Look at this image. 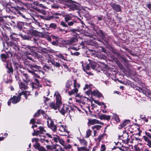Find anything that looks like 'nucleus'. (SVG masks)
<instances>
[{"label":"nucleus","mask_w":151,"mask_h":151,"mask_svg":"<svg viewBox=\"0 0 151 151\" xmlns=\"http://www.w3.org/2000/svg\"><path fill=\"white\" fill-rule=\"evenodd\" d=\"M34 80L36 82V83L33 82H32L31 83V86L33 89L39 87H42V86L40 84L39 81L37 79L35 78Z\"/></svg>","instance_id":"nucleus-16"},{"label":"nucleus","mask_w":151,"mask_h":151,"mask_svg":"<svg viewBox=\"0 0 151 151\" xmlns=\"http://www.w3.org/2000/svg\"><path fill=\"white\" fill-rule=\"evenodd\" d=\"M39 139L37 138H34L32 139V142H36L34 145V147L35 149L38 150L39 151H45V148L40 145V144L37 142Z\"/></svg>","instance_id":"nucleus-5"},{"label":"nucleus","mask_w":151,"mask_h":151,"mask_svg":"<svg viewBox=\"0 0 151 151\" xmlns=\"http://www.w3.org/2000/svg\"><path fill=\"white\" fill-rule=\"evenodd\" d=\"M81 145L86 146L87 145V142L84 139H80L79 140Z\"/></svg>","instance_id":"nucleus-33"},{"label":"nucleus","mask_w":151,"mask_h":151,"mask_svg":"<svg viewBox=\"0 0 151 151\" xmlns=\"http://www.w3.org/2000/svg\"><path fill=\"white\" fill-rule=\"evenodd\" d=\"M91 94L94 96L100 97L102 96V94L98 91L94 90L91 92Z\"/></svg>","instance_id":"nucleus-22"},{"label":"nucleus","mask_w":151,"mask_h":151,"mask_svg":"<svg viewBox=\"0 0 151 151\" xmlns=\"http://www.w3.org/2000/svg\"><path fill=\"white\" fill-rule=\"evenodd\" d=\"M56 2L64 4L68 7L70 10H75L78 9V7L74 2L71 0H56Z\"/></svg>","instance_id":"nucleus-2"},{"label":"nucleus","mask_w":151,"mask_h":151,"mask_svg":"<svg viewBox=\"0 0 151 151\" xmlns=\"http://www.w3.org/2000/svg\"><path fill=\"white\" fill-rule=\"evenodd\" d=\"M60 25H62L63 27H67L68 25L66 24V23L63 21H61L60 22Z\"/></svg>","instance_id":"nucleus-47"},{"label":"nucleus","mask_w":151,"mask_h":151,"mask_svg":"<svg viewBox=\"0 0 151 151\" xmlns=\"http://www.w3.org/2000/svg\"><path fill=\"white\" fill-rule=\"evenodd\" d=\"M137 90H138L139 92L143 93L147 97L151 95V93L145 88H140L137 87Z\"/></svg>","instance_id":"nucleus-10"},{"label":"nucleus","mask_w":151,"mask_h":151,"mask_svg":"<svg viewBox=\"0 0 151 151\" xmlns=\"http://www.w3.org/2000/svg\"><path fill=\"white\" fill-rule=\"evenodd\" d=\"M143 138L145 141L147 142V145L149 147H151V139L145 136H143Z\"/></svg>","instance_id":"nucleus-21"},{"label":"nucleus","mask_w":151,"mask_h":151,"mask_svg":"<svg viewBox=\"0 0 151 151\" xmlns=\"http://www.w3.org/2000/svg\"><path fill=\"white\" fill-rule=\"evenodd\" d=\"M70 109V108L69 106L64 105L59 110V112L62 114L64 115L66 113H69Z\"/></svg>","instance_id":"nucleus-7"},{"label":"nucleus","mask_w":151,"mask_h":151,"mask_svg":"<svg viewBox=\"0 0 151 151\" xmlns=\"http://www.w3.org/2000/svg\"><path fill=\"white\" fill-rule=\"evenodd\" d=\"M114 118L116 121L117 122H120V119L119 118L118 116L116 115H114Z\"/></svg>","instance_id":"nucleus-50"},{"label":"nucleus","mask_w":151,"mask_h":151,"mask_svg":"<svg viewBox=\"0 0 151 151\" xmlns=\"http://www.w3.org/2000/svg\"><path fill=\"white\" fill-rule=\"evenodd\" d=\"M104 135V134H102L100 135L98 139L99 141L101 140L102 139V138L103 137Z\"/></svg>","instance_id":"nucleus-61"},{"label":"nucleus","mask_w":151,"mask_h":151,"mask_svg":"<svg viewBox=\"0 0 151 151\" xmlns=\"http://www.w3.org/2000/svg\"><path fill=\"white\" fill-rule=\"evenodd\" d=\"M99 118L101 120L104 119L109 120L110 119L111 117L109 115H106L105 114H102L99 116Z\"/></svg>","instance_id":"nucleus-19"},{"label":"nucleus","mask_w":151,"mask_h":151,"mask_svg":"<svg viewBox=\"0 0 151 151\" xmlns=\"http://www.w3.org/2000/svg\"><path fill=\"white\" fill-rule=\"evenodd\" d=\"M73 15L71 14H68L65 17V20L66 22H68V21L71 20L72 18L73 17Z\"/></svg>","instance_id":"nucleus-25"},{"label":"nucleus","mask_w":151,"mask_h":151,"mask_svg":"<svg viewBox=\"0 0 151 151\" xmlns=\"http://www.w3.org/2000/svg\"><path fill=\"white\" fill-rule=\"evenodd\" d=\"M56 122L57 123V125H56V127H61L62 126H63V125H62V122H58V121L56 120Z\"/></svg>","instance_id":"nucleus-37"},{"label":"nucleus","mask_w":151,"mask_h":151,"mask_svg":"<svg viewBox=\"0 0 151 151\" xmlns=\"http://www.w3.org/2000/svg\"><path fill=\"white\" fill-rule=\"evenodd\" d=\"M58 142L63 146L65 144L64 140L60 138Z\"/></svg>","instance_id":"nucleus-48"},{"label":"nucleus","mask_w":151,"mask_h":151,"mask_svg":"<svg viewBox=\"0 0 151 151\" xmlns=\"http://www.w3.org/2000/svg\"><path fill=\"white\" fill-rule=\"evenodd\" d=\"M78 40L77 36H74L71 38L67 41V44L69 45L72 44L74 42H76Z\"/></svg>","instance_id":"nucleus-17"},{"label":"nucleus","mask_w":151,"mask_h":151,"mask_svg":"<svg viewBox=\"0 0 151 151\" xmlns=\"http://www.w3.org/2000/svg\"><path fill=\"white\" fill-rule=\"evenodd\" d=\"M54 96L55 98L56 101V102H57V103H58V104H59L61 105L62 104L61 101V97L58 92L57 91L55 92L54 95Z\"/></svg>","instance_id":"nucleus-11"},{"label":"nucleus","mask_w":151,"mask_h":151,"mask_svg":"<svg viewBox=\"0 0 151 151\" xmlns=\"http://www.w3.org/2000/svg\"><path fill=\"white\" fill-rule=\"evenodd\" d=\"M39 130H37L36 131L34 129V133L33 134V135H36L37 136L39 135L40 134H44L45 133V131L44 129V128L42 127H39Z\"/></svg>","instance_id":"nucleus-12"},{"label":"nucleus","mask_w":151,"mask_h":151,"mask_svg":"<svg viewBox=\"0 0 151 151\" xmlns=\"http://www.w3.org/2000/svg\"><path fill=\"white\" fill-rule=\"evenodd\" d=\"M91 130L90 129H88L86 131V138H88L90 137V136L91 135Z\"/></svg>","instance_id":"nucleus-34"},{"label":"nucleus","mask_w":151,"mask_h":151,"mask_svg":"<svg viewBox=\"0 0 151 151\" xmlns=\"http://www.w3.org/2000/svg\"><path fill=\"white\" fill-rule=\"evenodd\" d=\"M101 127V126L99 125H96L92 127V129L93 130L96 129L97 130L99 129Z\"/></svg>","instance_id":"nucleus-38"},{"label":"nucleus","mask_w":151,"mask_h":151,"mask_svg":"<svg viewBox=\"0 0 151 151\" xmlns=\"http://www.w3.org/2000/svg\"><path fill=\"white\" fill-rule=\"evenodd\" d=\"M78 150V151H89L88 149L86 147H77Z\"/></svg>","instance_id":"nucleus-30"},{"label":"nucleus","mask_w":151,"mask_h":151,"mask_svg":"<svg viewBox=\"0 0 151 151\" xmlns=\"http://www.w3.org/2000/svg\"><path fill=\"white\" fill-rule=\"evenodd\" d=\"M14 65L15 69H18L19 67V65L17 63H14Z\"/></svg>","instance_id":"nucleus-51"},{"label":"nucleus","mask_w":151,"mask_h":151,"mask_svg":"<svg viewBox=\"0 0 151 151\" xmlns=\"http://www.w3.org/2000/svg\"><path fill=\"white\" fill-rule=\"evenodd\" d=\"M68 22V24L69 26H71L74 24V22L73 21H70Z\"/></svg>","instance_id":"nucleus-54"},{"label":"nucleus","mask_w":151,"mask_h":151,"mask_svg":"<svg viewBox=\"0 0 151 151\" xmlns=\"http://www.w3.org/2000/svg\"><path fill=\"white\" fill-rule=\"evenodd\" d=\"M63 147L66 150H70L72 149V147L70 144H65Z\"/></svg>","instance_id":"nucleus-27"},{"label":"nucleus","mask_w":151,"mask_h":151,"mask_svg":"<svg viewBox=\"0 0 151 151\" xmlns=\"http://www.w3.org/2000/svg\"><path fill=\"white\" fill-rule=\"evenodd\" d=\"M35 120L34 119H32L31 120L30 123H32L33 125L35 123Z\"/></svg>","instance_id":"nucleus-63"},{"label":"nucleus","mask_w":151,"mask_h":151,"mask_svg":"<svg viewBox=\"0 0 151 151\" xmlns=\"http://www.w3.org/2000/svg\"><path fill=\"white\" fill-rule=\"evenodd\" d=\"M61 105L60 104H58V103L55 104L54 102H52L50 104V106L52 109H53L55 110H57L58 109L59 110V108H60V106Z\"/></svg>","instance_id":"nucleus-13"},{"label":"nucleus","mask_w":151,"mask_h":151,"mask_svg":"<svg viewBox=\"0 0 151 151\" xmlns=\"http://www.w3.org/2000/svg\"><path fill=\"white\" fill-rule=\"evenodd\" d=\"M23 81L27 84L29 82L31 81L30 76L27 73H23L22 74Z\"/></svg>","instance_id":"nucleus-8"},{"label":"nucleus","mask_w":151,"mask_h":151,"mask_svg":"<svg viewBox=\"0 0 151 151\" xmlns=\"http://www.w3.org/2000/svg\"><path fill=\"white\" fill-rule=\"evenodd\" d=\"M4 21L1 15L0 14V25H4Z\"/></svg>","instance_id":"nucleus-44"},{"label":"nucleus","mask_w":151,"mask_h":151,"mask_svg":"<svg viewBox=\"0 0 151 151\" xmlns=\"http://www.w3.org/2000/svg\"><path fill=\"white\" fill-rule=\"evenodd\" d=\"M19 93L21 94V96L23 95L24 96V97H25L26 99H27V96L29 95L30 94L29 92L27 91H23Z\"/></svg>","instance_id":"nucleus-29"},{"label":"nucleus","mask_w":151,"mask_h":151,"mask_svg":"<svg viewBox=\"0 0 151 151\" xmlns=\"http://www.w3.org/2000/svg\"><path fill=\"white\" fill-rule=\"evenodd\" d=\"M90 85H88V84H86L85 86V87H84L83 88V89L84 90H86V89H88V88H90Z\"/></svg>","instance_id":"nucleus-58"},{"label":"nucleus","mask_w":151,"mask_h":151,"mask_svg":"<svg viewBox=\"0 0 151 151\" xmlns=\"http://www.w3.org/2000/svg\"><path fill=\"white\" fill-rule=\"evenodd\" d=\"M50 27L51 28L55 29L57 27V25L55 23H51L50 25Z\"/></svg>","instance_id":"nucleus-46"},{"label":"nucleus","mask_w":151,"mask_h":151,"mask_svg":"<svg viewBox=\"0 0 151 151\" xmlns=\"http://www.w3.org/2000/svg\"><path fill=\"white\" fill-rule=\"evenodd\" d=\"M58 56L62 59L67 61H69L70 59L69 58V56L66 54H62L59 53L58 55Z\"/></svg>","instance_id":"nucleus-14"},{"label":"nucleus","mask_w":151,"mask_h":151,"mask_svg":"<svg viewBox=\"0 0 151 151\" xmlns=\"http://www.w3.org/2000/svg\"><path fill=\"white\" fill-rule=\"evenodd\" d=\"M25 54L26 55L27 58L29 59V60H32V58L30 56H32V55L30 53H29L28 54H26V52L25 53Z\"/></svg>","instance_id":"nucleus-49"},{"label":"nucleus","mask_w":151,"mask_h":151,"mask_svg":"<svg viewBox=\"0 0 151 151\" xmlns=\"http://www.w3.org/2000/svg\"><path fill=\"white\" fill-rule=\"evenodd\" d=\"M32 49L34 50L33 51L35 52H40L39 50L37 47H35V46H32Z\"/></svg>","instance_id":"nucleus-45"},{"label":"nucleus","mask_w":151,"mask_h":151,"mask_svg":"<svg viewBox=\"0 0 151 151\" xmlns=\"http://www.w3.org/2000/svg\"><path fill=\"white\" fill-rule=\"evenodd\" d=\"M71 54L73 55L78 56V55H80V53L79 52H75L74 53H72Z\"/></svg>","instance_id":"nucleus-60"},{"label":"nucleus","mask_w":151,"mask_h":151,"mask_svg":"<svg viewBox=\"0 0 151 151\" xmlns=\"http://www.w3.org/2000/svg\"><path fill=\"white\" fill-rule=\"evenodd\" d=\"M27 85H26L24 83L20 82L19 83V87L22 90H26L27 88Z\"/></svg>","instance_id":"nucleus-23"},{"label":"nucleus","mask_w":151,"mask_h":151,"mask_svg":"<svg viewBox=\"0 0 151 151\" xmlns=\"http://www.w3.org/2000/svg\"><path fill=\"white\" fill-rule=\"evenodd\" d=\"M91 92L90 89H89L86 92V93L87 95H89L90 93H91Z\"/></svg>","instance_id":"nucleus-62"},{"label":"nucleus","mask_w":151,"mask_h":151,"mask_svg":"<svg viewBox=\"0 0 151 151\" xmlns=\"http://www.w3.org/2000/svg\"><path fill=\"white\" fill-rule=\"evenodd\" d=\"M6 10L7 13H12L18 15V16H20L22 17L25 18L24 15L22 14V12H24L25 9L22 7L19 6L11 7V8L7 7Z\"/></svg>","instance_id":"nucleus-1"},{"label":"nucleus","mask_w":151,"mask_h":151,"mask_svg":"<svg viewBox=\"0 0 151 151\" xmlns=\"http://www.w3.org/2000/svg\"><path fill=\"white\" fill-rule=\"evenodd\" d=\"M89 124L91 125H93L96 124H100L102 125L104 124V123L101 122H99V121L95 119L89 120Z\"/></svg>","instance_id":"nucleus-18"},{"label":"nucleus","mask_w":151,"mask_h":151,"mask_svg":"<svg viewBox=\"0 0 151 151\" xmlns=\"http://www.w3.org/2000/svg\"><path fill=\"white\" fill-rule=\"evenodd\" d=\"M73 86L74 88L72 90L68 92L70 95H72L74 94V93H77L78 91V89L80 87V84L77 83L76 79L73 81Z\"/></svg>","instance_id":"nucleus-4"},{"label":"nucleus","mask_w":151,"mask_h":151,"mask_svg":"<svg viewBox=\"0 0 151 151\" xmlns=\"http://www.w3.org/2000/svg\"><path fill=\"white\" fill-rule=\"evenodd\" d=\"M77 30L75 29H68V31L69 32H76Z\"/></svg>","instance_id":"nucleus-55"},{"label":"nucleus","mask_w":151,"mask_h":151,"mask_svg":"<svg viewBox=\"0 0 151 151\" xmlns=\"http://www.w3.org/2000/svg\"><path fill=\"white\" fill-rule=\"evenodd\" d=\"M129 123V120H125L123 122L121 123L120 125L121 127L120 129L124 127L125 126Z\"/></svg>","instance_id":"nucleus-28"},{"label":"nucleus","mask_w":151,"mask_h":151,"mask_svg":"<svg viewBox=\"0 0 151 151\" xmlns=\"http://www.w3.org/2000/svg\"><path fill=\"white\" fill-rule=\"evenodd\" d=\"M145 134L148 137L149 139H151V134L148 132H145Z\"/></svg>","instance_id":"nucleus-53"},{"label":"nucleus","mask_w":151,"mask_h":151,"mask_svg":"<svg viewBox=\"0 0 151 151\" xmlns=\"http://www.w3.org/2000/svg\"><path fill=\"white\" fill-rule=\"evenodd\" d=\"M58 40H56L55 41H53L52 42V45H58Z\"/></svg>","instance_id":"nucleus-57"},{"label":"nucleus","mask_w":151,"mask_h":151,"mask_svg":"<svg viewBox=\"0 0 151 151\" xmlns=\"http://www.w3.org/2000/svg\"><path fill=\"white\" fill-rule=\"evenodd\" d=\"M99 32L100 33V37L104 40L106 42V35L105 34L104 32H103V31L102 30H99Z\"/></svg>","instance_id":"nucleus-24"},{"label":"nucleus","mask_w":151,"mask_h":151,"mask_svg":"<svg viewBox=\"0 0 151 151\" xmlns=\"http://www.w3.org/2000/svg\"><path fill=\"white\" fill-rule=\"evenodd\" d=\"M51 63L52 65L56 67H59L60 66V64L58 62L52 61Z\"/></svg>","instance_id":"nucleus-36"},{"label":"nucleus","mask_w":151,"mask_h":151,"mask_svg":"<svg viewBox=\"0 0 151 151\" xmlns=\"http://www.w3.org/2000/svg\"><path fill=\"white\" fill-rule=\"evenodd\" d=\"M96 63H93L91 65V68L93 69H94L96 67Z\"/></svg>","instance_id":"nucleus-56"},{"label":"nucleus","mask_w":151,"mask_h":151,"mask_svg":"<svg viewBox=\"0 0 151 151\" xmlns=\"http://www.w3.org/2000/svg\"><path fill=\"white\" fill-rule=\"evenodd\" d=\"M33 41L35 43L38 45V42H39V40L38 39L33 38Z\"/></svg>","instance_id":"nucleus-52"},{"label":"nucleus","mask_w":151,"mask_h":151,"mask_svg":"<svg viewBox=\"0 0 151 151\" xmlns=\"http://www.w3.org/2000/svg\"><path fill=\"white\" fill-rule=\"evenodd\" d=\"M47 123L48 126L53 131H55L57 129V127L54 124V122L49 117L47 118Z\"/></svg>","instance_id":"nucleus-6"},{"label":"nucleus","mask_w":151,"mask_h":151,"mask_svg":"<svg viewBox=\"0 0 151 151\" xmlns=\"http://www.w3.org/2000/svg\"><path fill=\"white\" fill-rule=\"evenodd\" d=\"M40 137H41V138H40V139H39V140L42 143H43V142H44V140L45 139V137L44 136H42L41 135H40L39 134V135Z\"/></svg>","instance_id":"nucleus-42"},{"label":"nucleus","mask_w":151,"mask_h":151,"mask_svg":"<svg viewBox=\"0 0 151 151\" xmlns=\"http://www.w3.org/2000/svg\"><path fill=\"white\" fill-rule=\"evenodd\" d=\"M7 58V56L5 54H2L1 55V59L3 62H5Z\"/></svg>","instance_id":"nucleus-32"},{"label":"nucleus","mask_w":151,"mask_h":151,"mask_svg":"<svg viewBox=\"0 0 151 151\" xmlns=\"http://www.w3.org/2000/svg\"><path fill=\"white\" fill-rule=\"evenodd\" d=\"M7 44L8 45H10L11 47H13L15 49H16L17 48L16 44L15 42H7Z\"/></svg>","instance_id":"nucleus-26"},{"label":"nucleus","mask_w":151,"mask_h":151,"mask_svg":"<svg viewBox=\"0 0 151 151\" xmlns=\"http://www.w3.org/2000/svg\"><path fill=\"white\" fill-rule=\"evenodd\" d=\"M134 151H141L140 149L138 147H135V148Z\"/></svg>","instance_id":"nucleus-64"},{"label":"nucleus","mask_w":151,"mask_h":151,"mask_svg":"<svg viewBox=\"0 0 151 151\" xmlns=\"http://www.w3.org/2000/svg\"><path fill=\"white\" fill-rule=\"evenodd\" d=\"M53 138L54 141L56 142H58L60 139V138L57 135L54 136L53 137Z\"/></svg>","instance_id":"nucleus-39"},{"label":"nucleus","mask_w":151,"mask_h":151,"mask_svg":"<svg viewBox=\"0 0 151 151\" xmlns=\"http://www.w3.org/2000/svg\"><path fill=\"white\" fill-rule=\"evenodd\" d=\"M110 5L115 11L116 12L121 11V7L119 5L116 3H111Z\"/></svg>","instance_id":"nucleus-9"},{"label":"nucleus","mask_w":151,"mask_h":151,"mask_svg":"<svg viewBox=\"0 0 151 151\" xmlns=\"http://www.w3.org/2000/svg\"><path fill=\"white\" fill-rule=\"evenodd\" d=\"M59 129L61 132H66L68 134L69 132L65 129V127L64 125L59 127Z\"/></svg>","instance_id":"nucleus-31"},{"label":"nucleus","mask_w":151,"mask_h":151,"mask_svg":"<svg viewBox=\"0 0 151 151\" xmlns=\"http://www.w3.org/2000/svg\"><path fill=\"white\" fill-rule=\"evenodd\" d=\"M21 94L19 93L17 96H13L12 99V102L13 104H15L19 102L21 99Z\"/></svg>","instance_id":"nucleus-15"},{"label":"nucleus","mask_w":151,"mask_h":151,"mask_svg":"<svg viewBox=\"0 0 151 151\" xmlns=\"http://www.w3.org/2000/svg\"><path fill=\"white\" fill-rule=\"evenodd\" d=\"M27 71L29 73H31L32 75H34V76H36L37 77H38V78H40V76H39L37 75V74H35V72H34V71H33V70H29V69L27 68Z\"/></svg>","instance_id":"nucleus-35"},{"label":"nucleus","mask_w":151,"mask_h":151,"mask_svg":"<svg viewBox=\"0 0 151 151\" xmlns=\"http://www.w3.org/2000/svg\"><path fill=\"white\" fill-rule=\"evenodd\" d=\"M40 17L42 18H43L44 19L47 20L48 21L50 20L51 19L53 18L52 16H50L48 17H45V18L42 16H40Z\"/></svg>","instance_id":"nucleus-43"},{"label":"nucleus","mask_w":151,"mask_h":151,"mask_svg":"<svg viewBox=\"0 0 151 151\" xmlns=\"http://www.w3.org/2000/svg\"><path fill=\"white\" fill-rule=\"evenodd\" d=\"M106 150V146L102 144L101 146L100 151H105Z\"/></svg>","instance_id":"nucleus-40"},{"label":"nucleus","mask_w":151,"mask_h":151,"mask_svg":"<svg viewBox=\"0 0 151 151\" xmlns=\"http://www.w3.org/2000/svg\"><path fill=\"white\" fill-rule=\"evenodd\" d=\"M72 82L70 81H67L66 84V88L67 90L72 88L73 86Z\"/></svg>","instance_id":"nucleus-20"},{"label":"nucleus","mask_w":151,"mask_h":151,"mask_svg":"<svg viewBox=\"0 0 151 151\" xmlns=\"http://www.w3.org/2000/svg\"><path fill=\"white\" fill-rule=\"evenodd\" d=\"M23 38L24 39L27 40H29L30 39L29 37L28 36H26V35L24 36L23 37Z\"/></svg>","instance_id":"nucleus-59"},{"label":"nucleus","mask_w":151,"mask_h":151,"mask_svg":"<svg viewBox=\"0 0 151 151\" xmlns=\"http://www.w3.org/2000/svg\"><path fill=\"white\" fill-rule=\"evenodd\" d=\"M29 67L30 68L35 71H38L40 76L42 77L44 76L45 70L41 68L40 67L36 65H30Z\"/></svg>","instance_id":"nucleus-3"},{"label":"nucleus","mask_w":151,"mask_h":151,"mask_svg":"<svg viewBox=\"0 0 151 151\" xmlns=\"http://www.w3.org/2000/svg\"><path fill=\"white\" fill-rule=\"evenodd\" d=\"M93 101L96 104L99 106H101L102 104H104V103L103 102H101L96 100H94Z\"/></svg>","instance_id":"nucleus-41"}]
</instances>
